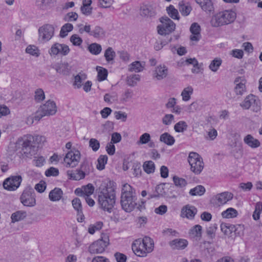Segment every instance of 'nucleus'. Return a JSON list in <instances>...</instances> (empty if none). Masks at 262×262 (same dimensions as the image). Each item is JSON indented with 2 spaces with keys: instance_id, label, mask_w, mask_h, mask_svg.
I'll list each match as a JSON object with an SVG mask.
<instances>
[{
  "instance_id": "f257e3e1",
  "label": "nucleus",
  "mask_w": 262,
  "mask_h": 262,
  "mask_svg": "<svg viewBox=\"0 0 262 262\" xmlns=\"http://www.w3.org/2000/svg\"><path fill=\"white\" fill-rule=\"evenodd\" d=\"M46 140L44 136L36 135L33 136L27 135L19 138L15 144V151L24 157L31 158L37 151V144L43 143Z\"/></svg>"
},
{
  "instance_id": "f03ea898",
  "label": "nucleus",
  "mask_w": 262,
  "mask_h": 262,
  "mask_svg": "<svg viewBox=\"0 0 262 262\" xmlns=\"http://www.w3.org/2000/svg\"><path fill=\"white\" fill-rule=\"evenodd\" d=\"M236 17V13L228 10L215 14L211 20V24L214 27H218L233 23Z\"/></svg>"
},
{
  "instance_id": "7ed1b4c3",
  "label": "nucleus",
  "mask_w": 262,
  "mask_h": 262,
  "mask_svg": "<svg viewBox=\"0 0 262 262\" xmlns=\"http://www.w3.org/2000/svg\"><path fill=\"white\" fill-rule=\"evenodd\" d=\"M57 112V106L55 102L51 100H48L45 104L41 105L35 116V120L39 121L45 116H50L55 114Z\"/></svg>"
},
{
  "instance_id": "20e7f679",
  "label": "nucleus",
  "mask_w": 262,
  "mask_h": 262,
  "mask_svg": "<svg viewBox=\"0 0 262 262\" xmlns=\"http://www.w3.org/2000/svg\"><path fill=\"white\" fill-rule=\"evenodd\" d=\"M188 161L191 166V170L195 174H200L204 166L202 157L196 152H191L189 155Z\"/></svg>"
},
{
  "instance_id": "39448f33",
  "label": "nucleus",
  "mask_w": 262,
  "mask_h": 262,
  "mask_svg": "<svg viewBox=\"0 0 262 262\" xmlns=\"http://www.w3.org/2000/svg\"><path fill=\"white\" fill-rule=\"evenodd\" d=\"M162 24L157 26L158 33L161 35L169 34L176 28V24L167 16L162 17L160 19Z\"/></svg>"
},
{
  "instance_id": "423d86ee",
  "label": "nucleus",
  "mask_w": 262,
  "mask_h": 262,
  "mask_svg": "<svg viewBox=\"0 0 262 262\" xmlns=\"http://www.w3.org/2000/svg\"><path fill=\"white\" fill-rule=\"evenodd\" d=\"M116 183L107 180L101 184L99 187V191L103 196H116Z\"/></svg>"
},
{
  "instance_id": "0eeeda50",
  "label": "nucleus",
  "mask_w": 262,
  "mask_h": 262,
  "mask_svg": "<svg viewBox=\"0 0 262 262\" xmlns=\"http://www.w3.org/2000/svg\"><path fill=\"white\" fill-rule=\"evenodd\" d=\"M55 29L51 24H45L38 29L39 40L42 42L49 41L54 35Z\"/></svg>"
},
{
  "instance_id": "6e6552de",
  "label": "nucleus",
  "mask_w": 262,
  "mask_h": 262,
  "mask_svg": "<svg viewBox=\"0 0 262 262\" xmlns=\"http://www.w3.org/2000/svg\"><path fill=\"white\" fill-rule=\"evenodd\" d=\"M240 105L245 109H249L251 107L253 112H257L260 109V102L258 99L253 95L247 96Z\"/></svg>"
},
{
  "instance_id": "1a4fd4ad",
  "label": "nucleus",
  "mask_w": 262,
  "mask_h": 262,
  "mask_svg": "<svg viewBox=\"0 0 262 262\" xmlns=\"http://www.w3.org/2000/svg\"><path fill=\"white\" fill-rule=\"evenodd\" d=\"M80 159V151L76 149H73L66 154L64 161L67 167H74L78 165Z\"/></svg>"
},
{
  "instance_id": "9d476101",
  "label": "nucleus",
  "mask_w": 262,
  "mask_h": 262,
  "mask_svg": "<svg viewBox=\"0 0 262 262\" xmlns=\"http://www.w3.org/2000/svg\"><path fill=\"white\" fill-rule=\"evenodd\" d=\"M70 51V49L68 45L56 42L51 46L49 50V53L51 56H64L67 55Z\"/></svg>"
},
{
  "instance_id": "9b49d317",
  "label": "nucleus",
  "mask_w": 262,
  "mask_h": 262,
  "mask_svg": "<svg viewBox=\"0 0 262 262\" xmlns=\"http://www.w3.org/2000/svg\"><path fill=\"white\" fill-rule=\"evenodd\" d=\"M22 178L20 176H11L4 181L3 186L5 189L14 191L19 187Z\"/></svg>"
},
{
  "instance_id": "f8f14e48",
  "label": "nucleus",
  "mask_w": 262,
  "mask_h": 262,
  "mask_svg": "<svg viewBox=\"0 0 262 262\" xmlns=\"http://www.w3.org/2000/svg\"><path fill=\"white\" fill-rule=\"evenodd\" d=\"M108 245V237L105 238V239H100L94 242L90 246L89 251L91 253H101L104 251Z\"/></svg>"
},
{
  "instance_id": "ddd939ff",
  "label": "nucleus",
  "mask_w": 262,
  "mask_h": 262,
  "mask_svg": "<svg viewBox=\"0 0 262 262\" xmlns=\"http://www.w3.org/2000/svg\"><path fill=\"white\" fill-rule=\"evenodd\" d=\"M51 66L57 73L66 76L70 75L72 69V67L67 62L62 61L52 64Z\"/></svg>"
},
{
  "instance_id": "4468645a",
  "label": "nucleus",
  "mask_w": 262,
  "mask_h": 262,
  "mask_svg": "<svg viewBox=\"0 0 262 262\" xmlns=\"http://www.w3.org/2000/svg\"><path fill=\"white\" fill-rule=\"evenodd\" d=\"M132 248L134 253L139 257H145L148 252L145 250L141 244V238H138L134 241L132 245Z\"/></svg>"
},
{
  "instance_id": "2eb2a0df",
  "label": "nucleus",
  "mask_w": 262,
  "mask_h": 262,
  "mask_svg": "<svg viewBox=\"0 0 262 262\" xmlns=\"http://www.w3.org/2000/svg\"><path fill=\"white\" fill-rule=\"evenodd\" d=\"M98 202L102 209L111 213L115 203V198H98Z\"/></svg>"
},
{
  "instance_id": "dca6fc26",
  "label": "nucleus",
  "mask_w": 262,
  "mask_h": 262,
  "mask_svg": "<svg viewBox=\"0 0 262 262\" xmlns=\"http://www.w3.org/2000/svg\"><path fill=\"white\" fill-rule=\"evenodd\" d=\"M122 208L126 212H131L137 205L135 198H121Z\"/></svg>"
},
{
  "instance_id": "f3484780",
  "label": "nucleus",
  "mask_w": 262,
  "mask_h": 262,
  "mask_svg": "<svg viewBox=\"0 0 262 262\" xmlns=\"http://www.w3.org/2000/svg\"><path fill=\"white\" fill-rule=\"evenodd\" d=\"M188 244V241L183 238L173 239L169 243V245L173 250H183Z\"/></svg>"
},
{
  "instance_id": "a211bd4d",
  "label": "nucleus",
  "mask_w": 262,
  "mask_h": 262,
  "mask_svg": "<svg viewBox=\"0 0 262 262\" xmlns=\"http://www.w3.org/2000/svg\"><path fill=\"white\" fill-rule=\"evenodd\" d=\"M196 212L197 209L195 207L187 205L182 209L181 216L183 217H186L189 219H192Z\"/></svg>"
},
{
  "instance_id": "6ab92c4d",
  "label": "nucleus",
  "mask_w": 262,
  "mask_h": 262,
  "mask_svg": "<svg viewBox=\"0 0 262 262\" xmlns=\"http://www.w3.org/2000/svg\"><path fill=\"white\" fill-rule=\"evenodd\" d=\"M217 229V225L216 224H211L207 227L206 229V233L208 237L211 239V241H204L203 244H206L210 245L213 243V239L215 237V232Z\"/></svg>"
},
{
  "instance_id": "aec40b11",
  "label": "nucleus",
  "mask_w": 262,
  "mask_h": 262,
  "mask_svg": "<svg viewBox=\"0 0 262 262\" xmlns=\"http://www.w3.org/2000/svg\"><path fill=\"white\" fill-rule=\"evenodd\" d=\"M190 31L192 33L190 39L192 41H199L201 38L200 26L197 23H193L190 28Z\"/></svg>"
},
{
  "instance_id": "412c9836",
  "label": "nucleus",
  "mask_w": 262,
  "mask_h": 262,
  "mask_svg": "<svg viewBox=\"0 0 262 262\" xmlns=\"http://www.w3.org/2000/svg\"><path fill=\"white\" fill-rule=\"evenodd\" d=\"M141 244L147 252L151 253L154 250V242L150 237L146 236L141 238Z\"/></svg>"
},
{
  "instance_id": "4be33fe9",
  "label": "nucleus",
  "mask_w": 262,
  "mask_h": 262,
  "mask_svg": "<svg viewBox=\"0 0 262 262\" xmlns=\"http://www.w3.org/2000/svg\"><path fill=\"white\" fill-rule=\"evenodd\" d=\"M155 77L157 80H160L165 78L168 75V69L165 66H159L155 70Z\"/></svg>"
},
{
  "instance_id": "5701e85b",
  "label": "nucleus",
  "mask_w": 262,
  "mask_h": 262,
  "mask_svg": "<svg viewBox=\"0 0 262 262\" xmlns=\"http://www.w3.org/2000/svg\"><path fill=\"white\" fill-rule=\"evenodd\" d=\"M244 142L251 148H257L260 146L258 140L254 138L251 135H247L244 139Z\"/></svg>"
},
{
  "instance_id": "b1692460",
  "label": "nucleus",
  "mask_w": 262,
  "mask_h": 262,
  "mask_svg": "<svg viewBox=\"0 0 262 262\" xmlns=\"http://www.w3.org/2000/svg\"><path fill=\"white\" fill-rule=\"evenodd\" d=\"M67 174L70 177V179L76 181L84 178L85 176V172L81 170H76L75 171L68 170Z\"/></svg>"
},
{
  "instance_id": "393cba45",
  "label": "nucleus",
  "mask_w": 262,
  "mask_h": 262,
  "mask_svg": "<svg viewBox=\"0 0 262 262\" xmlns=\"http://www.w3.org/2000/svg\"><path fill=\"white\" fill-rule=\"evenodd\" d=\"M160 141L164 142L167 145H172L175 142V139L171 135L168 133L162 134L160 137Z\"/></svg>"
},
{
  "instance_id": "a878e982",
  "label": "nucleus",
  "mask_w": 262,
  "mask_h": 262,
  "mask_svg": "<svg viewBox=\"0 0 262 262\" xmlns=\"http://www.w3.org/2000/svg\"><path fill=\"white\" fill-rule=\"evenodd\" d=\"M144 64H142L140 61H136L129 64L128 71L130 72H134L138 73L143 70Z\"/></svg>"
},
{
  "instance_id": "bb28decb",
  "label": "nucleus",
  "mask_w": 262,
  "mask_h": 262,
  "mask_svg": "<svg viewBox=\"0 0 262 262\" xmlns=\"http://www.w3.org/2000/svg\"><path fill=\"white\" fill-rule=\"evenodd\" d=\"M133 188L127 183L124 184L122 188L121 196H134V194H136L135 192H133Z\"/></svg>"
},
{
  "instance_id": "cd10ccee",
  "label": "nucleus",
  "mask_w": 262,
  "mask_h": 262,
  "mask_svg": "<svg viewBox=\"0 0 262 262\" xmlns=\"http://www.w3.org/2000/svg\"><path fill=\"white\" fill-rule=\"evenodd\" d=\"M26 212L17 211L11 214V219L12 223H15L24 220L26 217Z\"/></svg>"
},
{
  "instance_id": "c85d7f7f",
  "label": "nucleus",
  "mask_w": 262,
  "mask_h": 262,
  "mask_svg": "<svg viewBox=\"0 0 262 262\" xmlns=\"http://www.w3.org/2000/svg\"><path fill=\"white\" fill-rule=\"evenodd\" d=\"M221 230L222 232L226 235H230L233 232V228H234V225L230 224L229 223H222L221 225Z\"/></svg>"
},
{
  "instance_id": "c756f323",
  "label": "nucleus",
  "mask_w": 262,
  "mask_h": 262,
  "mask_svg": "<svg viewBox=\"0 0 262 262\" xmlns=\"http://www.w3.org/2000/svg\"><path fill=\"white\" fill-rule=\"evenodd\" d=\"M202 227L200 225L194 226L189 231V234L193 237L200 238L202 236Z\"/></svg>"
},
{
  "instance_id": "7c9ffc66",
  "label": "nucleus",
  "mask_w": 262,
  "mask_h": 262,
  "mask_svg": "<svg viewBox=\"0 0 262 262\" xmlns=\"http://www.w3.org/2000/svg\"><path fill=\"white\" fill-rule=\"evenodd\" d=\"M233 198H212L210 202L214 206H220L231 200Z\"/></svg>"
},
{
  "instance_id": "2f4dec72",
  "label": "nucleus",
  "mask_w": 262,
  "mask_h": 262,
  "mask_svg": "<svg viewBox=\"0 0 262 262\" xmlns=\"http://www.w3.org/2000/svg\"><path fill=\"white\" fill-rule=\"evenodd\" d=\"M238 212L237 210L233 208H229L222 213V216L224 218L230 219L237 216Z\"/></svg>"
},
{
  "instance_id": "473e14b6",
  "label": "nucleus",
  "mask_w": 262,
  "mask_h": 262,
  "mask_svg": "<svg viewBox=\"0 0 262 262\" xmlns=\"http://www.w3.org/2000/svg\"><path fill=\"white\" fill-rule=\"evenodd\" d=\"M106 60L108 63H113L114 60V58L116 56V53L113 50L112 48L108 47L104 52V55Z\"/></svg>"
},
{
  "instance_id": "72a5a7b5",
  "label": "nucleus",
  "mask_w": 262,
  "mask_h": 262,
  "mask_svg": "<svg viewBox=\"0 0 262 262\" xmlns=\"http://www.w3.org/2000/svg\"><path fill=\"white\" fill-rule=\"evenodd\" d=\"M96 70L98 72L97 79L99 81L105 80L107 78L108 72L107 70L101 67L97 66Z\"/></svg>"
},
{
  "instance_id": "f704fd0d",
  "label": "nucleus",
  "mask_w": 262,
  "mask_h": 262,
  "mask_svg": "<svg viewBox=\"0 0 262 262\" xmlns=\"http://www.w3.org/2000/svg\"><path fill=\"white\" fill-rule=\"evenodd\" d=\"M73 29V26L70 23L64 24L61 28L59 36L61 38H64L68 35V32L71 31Z\"/></svg>"
},
{
  "instance_id": "c9c22d12",
  "label": "nucleus",
  "mask_w": 262,
  "mask_h": 262,
  "mask_svg": "<svg viewBox=\"0 0 262 262\" xmlns=\"http://www.w3.org/2000/svg\"><path fill=\"white\" fill-rule=\"evenodd\" d=\"M200 7L203 11L206 12L210 13L214 10L213 5L211 0H204Z\"/></svg>"
},
{
  "instance_id": "e433bc0d",
  "label": "nucleus",
  "mask_w": 262,
  "mask_h": 262,
  "mask_svg": "<svg viewBox=\"0 0 262 262\" xmlns=\"http://www.w3.org/2000/svg\"><path fill=\"white\" fill-rule=\"evenodd\" d=\"M193 89L191 86L185 88L182 92L181 96L182 100L184 101H187L190 100V96L192 94Z\"/></svg>"
},
{
  "instance_id": "4c0bfd02",
  "label": "nucleus",
  "mask_w": 262,
  "mask_h": 262,
  "mask_svg": "<svg viewBox=\"0 0 262 262\" xmlns=\"http://www.w3.org/2000/svg\"><path fill=\"white\" fill-rule=\"evenodd\" d=\"M89 51L93 55L99 54L102 50L101 46L97 43H92L88 48Z\"/></svg>"
},
{
  "instance_id": "58836bf2",
  "label": "nucleus",
  "mask_w": 262,
  "mask_h": 262,
  "mask_svg": "<svg viewBox=\"0 0 262 262\" xmlns=\"http://www.w3.org/2000/svg\"><path fill=\"white\" fill-rule=\"evenodd\" d=\"M105 35V32L100 26H96L92 31L91 36L96 38L102 37Z\"/></svg>"
},
{
  "instance_id": "ea45409f",
  "label": "nucleus",
  "mask_w": 262,
  "mask_h": 262,
  "mask_svg": "<svg viewBox=\"0 0 262 262\" xmlns=\"http://www.w3.org/2000/svg\"><path fill=\"white\" fill-rule=\"evenodd\" d=\"M205 192V188L202 185H198L195 187L191 189L189 191V194L191 195H202Z\"/></svg>"
},
{
  "instance_id": "a19ab883",
  "label": "nucleus",
  "mask_w": 262,
  "mask_h": 262,
  "mask_svg": "<svg viewBox=\"0 0 262 262\" xmlns=\"http://www.w3.org/2000/svg\"><path fill=\"white\" fill-rule=\"evenodd\" d=\"M107 156L106 155H101L97 160V168L100 170H103L105 168V165L107 163Z\"/></svg>"
},
{
  "instance_id": "79ce46f5",
  "label": "nucleus",
  "mask_w": 262,
  "mask_h": 262,
  "mask_svg": "<svg viewBox=\"0 0 262 262\" xmlns=\"http://www.w3.org/2000/svg\"><path fill=\"white\" fill-rule=\"evenodd\" d=\"M143 168L147 173H153L155 169V164L152 161H145L143 165Z\"/></svg>"
},
{
  "instance_id": "37998d69",
  "label": "nucleus",
  "mask_w": 262,
  "mask_h": 262,
  "mask_svg": "<svg viewBox=\"0 0 262 262\" xmlns=\"http://www.w3.org/2000/svg\"><path fill=\"white\" fill-rule=\"evenodd\" d=\"M188 125L184 121H180L177 123L174 126V129L177 133H183L186 130Z\"/></svg>"
},
{
  "instance_id": "c03bdc74",
  "label": "nucleus",
  "mask_w": 262,
  "mask_h": 262,
  "mask_svg": "<svg viewBox=\"0 0 262 262\" xmlns=\"http://www.w3.org/2000/svg\"><path fill=\"white\" fill-rule=\"evenodd\" d=\"M166 10L169 16L171 18L173 19H179L180 17L178 11L176 9L174 8L173 6L170 5L169 7H167Z\"/></svg>"
},
{
  "instance_id": "a18cd8bd",
  "label": "nucleus",
  "mask_w": 262,
  "mask_h": 262,
  "mask_svg": "<svg viewBox=\"0 0 262 262\" xmlns=\"http://www.w3.org/2000/svg\"><path fill=\"white\" fill-rule=\"evenodd\" d=\"M179 11L184 16H187L189 14L192 9L191 7L188 5H185L183 1L179 3Z\"/></svg>"
},
{
  "instance_id": "49530a36",
  "label": "nucleus",
  "mask_w": 262,
  "mask_h": 262,
  "mask_svg": "<svg viewBox=\"0 0 262 262\" xmlns=\"http://www.w3.org/2000/svg\"><path fill=\"white\" fill-rule=\"evenodd\" d=\"M72 206L75 210L77 211V215L82 214V209L81 202L79 198H75L72 201Z\"/></svg>"
},
{
  "instance_id": "de8ad7c7",
  "label": "nucleus",
  "mask_w": 262,
  "mask_h": 262,
  "mask_svg": "<svg viewBox=\"0 0 262 262\" xmlns=\"http://www.w3.org/2000/svg\"><path fill=\"white\" fill-rule=\"evenodd\" d=\"M222 60L221 58H216L213 59L209 65V69L213 72H216L221 66Z\"/></svg>"
},
{
  "instance_id": "09e8293b",
  "label": "nucleus",
  "mask_w": 262,
  "mask_h": 262,
  "mask_svg": "<svg viewBox=\"0 0 262 262\" xmlns=\"http://www.w3.org/2000/svg\"><path fill=\"white\" fill-rule=\"evenodd\" d=\"M82 187L84 196H90L93 193L95 190L94 187L91 183L82 186Z\"/></svg>"
},
{
  "instance_id": "8fccbe9b",
  "label": "nucleus",
  "mask_w": 262,
  "mask_h": 262,
  "mask_svg": "<svg viewBox=\"0 0 262 262\" xmlns=\"http://www.w3.org/2000/svg\"><path fill=\"white\" fill-rule=\"evenodd\" d=\"M20 200L25 206L33 207L36 204L35 198H20Z\"/></svg>"
},
{
  "instance_id": "3c124183",
  "label": "nucleus",
  "mask_w": 262,
  "mask_h": 262,
  "mask_svg": "<svg viewBox=\"0 0 262 262\" xmlns=\"http://www.w3.org/2000/svg\"><path fill=\"white\" fill-rule=\"evenodd\" d=\"M140 80V76L139 75H132L127 77V83L128 85L130 86H135L137 82Z\"/></svg>"
},
{
  "instance_id": "603ef678",
  "label": "nucleus",
  "mask_w": 262,
  "mask_h": 262,
  "mask_svg": "<svg viewBox=\"0 0 262 262\" xmlns=\"http://www.w3.org/2000/svg\"><path fill=\"white\" fill-rule=\"evenodd\" d=\"M141 15L142 16L151 17L155 15V12L152 9L146 6H143L141 8Z\"/></svg>"
},
{
  "instance_id": "864d4df0",
  "label": "nucleus",
  "mask_w": 262,
  "mask_h": 262,
  "mask_svg": "<svg viewBox=\"0 0 262 262\" xmlns=\"http://www.w3.org/2000/svg\"><path fill=\"white\" fill-rule=\"evenodd\" d=\"M166 194L165 185L163 184L158 185L156 187V194L152 196H164Z\"/></svg>"
},
{
  "instance_id": "5fc2aeb1",
  "label": "nucleus",
  "mask_w": 262,
  "mask_h": 262,
  "mask_svg": "<svg viewBox=\"0 0 262 262\" xmlns=\"http://www.w3.org/2000/svg\"><path fill=\"white\" fill-rule=\"evenodd\" d=\"M246 90V86L245 85V82H243L242 81L237 83L235 88L234 91L236 95H242L244 92Z\"/></svg>"
},
{
  "instance_id": "6e6d98bb",
  "label": "nucleus",
  "mask_w": 262,
  "mask_h": 262,
  "mask_svg": "<svg viewBox=\"0 0 262 262\" xmlns=\"http://www.w3.org/2000/svg\"><path fill=\"white\" fill-rule=\"evenodd\" d=\"M78 27L79 33L82 34L84 32H86L89 35L91 36L92 30H91V26L90 25L85 24V25H83L82 24H80L78 26Z\"/></svg>"
},
{
  "instance_id": "4d7b16f0",
  "label": "nucleus",
  "mask_w": 262,
  "mask_h": 262,
  "mask_svg": "<svg viewBox=\"0 0 262 262\" xmlns=\"http://www.w3.org/2000/svg\"><path fill=\"white\" fill-rule=\"evenodd\" d=\"M173 181L176 186L181 188L185 186L187 184V182L184 179L179 178L177 176H174L173 177Z\"/></svg>"
},
{
  "instance_id": "13d9d810",
  "label": "nucleus",
  "mask_w": 262,
  "mask_h": 262,
  "mask_svg": "<svg viewBox=\"0 0 262 262\" xmlns=\"http://www.w3.org/2000/svg\"><path fill=\"white\" fill-rule=\"evenodd\" d=\"M100 142L95 138H91L89 141V146L94 151H97L100 148Z\"/></svg>"
},
{
  "instance_id": "bf43d9fd",
  "label": "nucleus",
  "mask_w": 262,
  "mask_h": 262,
  "mask_svg": "<svg viewBox=\"0 0 262 262\" xmlns=\"http://www.w3.org/2000/svg\"><path fill=\"white\" fill-rule=\"evenodd\" d=\"M35 100L37 102H40L44 100L45 95L43 91L41 89H38L35 92Z\"/></svg>"
},
{
  "instance_id": "052dcab7",
  "label": "nucleus",
  "mask_w": 262,
  "mask_h": 262,
  "mask_svg": "<svg viewBox=\"0 0 262 262\" xmlns=\"http://www.w3.org/2000/svg\"><path fill=\"white\" fill-rule=\"evenodd\" d=\"M150 140V135L148 133H144L140 136L139 140L137 141V144L138 145L146 144L148 143Z\"/></svg>"
},
{
  "instance_id": "680f3d73",
  "label": "nucleus",
  "mask_w": 262,
  "mask_h": 262,
  "mask_svg": "<svg viewBox=\"0 0 262 262\" xmlns=\"http://www.w3.org/2000/svg\"><path fill=\"white\" fill-rule=\"evenodd\" d=\"M78 17L77 13L74 12H71L68 13L64 17L63 19L66 21H76Z\"/></svg>"
},
{
  "instance_id": "e2e57ef3",
  "label": "nucleus",
  "mask_w": 262,
  "mask_h": 262,
  "mask_svg": "<svg viewBox=\"0 0 262 262\" xmlns=\"http://www.w3.org/2000/svg\"><path fill=\"white\" fill-rule=\"evenodd\" d=\"M70 41L74 46H80L82 43V39L77 34H73L70 37Z\"/></svg>"
},
{
  "instance_id": "0e129e2a",
  "label": "nucleus",
  "mask_w": 262,
  "mask_h": 262,
  "mask_svg": "<svg viewBox=\"0 0 262 262\" xmlns=\"http://www.w3.org/2000/svg\"><path fill=\"white\" fill-rule=\"evenodd\" d=\"M244 225L242 224L234 225V228H233V232L235 235L239 236L244 235Z\"/></svg>"
},
{
  "instance_id": "69168bd1",
  "label": "nucleus",
  "mask_w": 262,
  "mask_h": 262,
  "mask_svg": "<svg viewBox=\"0 0 262 262\" xmlns=\"http://www.w3.org/2000/svg\"><path fill=\"white\" fill-rule=\"evenodd\" d=\"M174 120V116L172 114H166L162 118V123L166 125H169Z\"/></svg>"
},
{
  "instance_id": "338daca9",
  "label": "nucleus",
  "mask_w": 262,
  "mask_h": 262,
  "mask_svg": "<svg viewBox=\"0 0 262 262\" xmlns=\"http://www.w3.org/2000/svg\"><path fill=\"white\" fill-rule=\"evenodd\" d=\"M59 174V170L57 168L51 167L48 169L45 172V175L47 177L54 176L56 177Z\"/></svg>"
},
{
  "instance_id": "774afa93",
  "label": "nucleus",
  "mask_w": 262,
  "mask_h": 262,
  "mask_svg": "<svg viewBox=\"0 0 262 262\" xmlns=\"http://www.w3.org/2000/svg\"><path fill=\"white\" fill-rule=\"evenodd\" d=\"M114 257L117 262H126L127 260V256L125 254L118 252L115 253Z\"/></svg>"
}]
</instances>
